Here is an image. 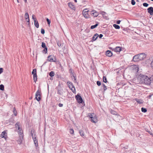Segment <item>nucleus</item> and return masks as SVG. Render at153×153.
<instances>
[{
  "instance_id": "b1692460",
  "label": "nucleus",
  "mask_w": 153,
  "mask_h": 153,
  "mask_svg": "<svg viewBox=\"0 0 153 153\" xmlns=\"http://www.w3.org/2000/svg\"><path fill=\"white\" fill-rule=\"evenodd\" d=\"M102 87L103 88V93H104V92H105V91H106V89H107V88H106V86L103 83L102 84Z\"/></svg>"
},
{
  "instance_id": "c03bdc74",
  "label": "nucleus",
  "mask_w": 153,
  "mask_h": 153,
  "mask_svg": "<svg viewBox=\"0 0 153 153\" xmlns=\"http://www.w3.org/2000/svg\"><path fill=\"white\" fill-rule=\"evenodd\" d=\"M45 33V31L44 29L42 28L41 29V33L43 34H44Z\"/></svg>"
},
{
  "instance_id": "a878e982",
  "label": "nucleus",
  "mask_w": 153,
  "mask_h": 153,
  "mask_svg": "<svg viewBox=\"0 0 153 153\" xmlns=\"http://www.w3.org/2000/svg\"><path fill=\"white\" fill-rule=\"evenodd\" d=\"M79 132L81 136L83 137L84 136V134L83 130H80Z\"/></svg>"
},
{
  "instance_id": "37998d69",
  "label": "nucleus",
  "mask_w": 153,
  "mask_h": 153,
  "mask_svg": "<svg viewBox=\"0 0 153 153\" xmlns=\"http://www.w3.org/2000/svg\"><path fill=\"white\" fill-rule=\"evenodd\" d=\"M143 6H144V7H147L148 5H149V4H147V3H144L143 4Z\"/></svg>"
},
{
  "instance_id": "680f3d73",
  "label": "nucleus",
  "mask_w": 153,
  "mask_h": 153,
  "mask_svg": "<svg viewBox=\"0 0 153 153\" xmlns=\"http://www.w3.org/2000/svg\"><path fill=\"white\" fill-rule=\"evenodd\" d=\"M105 13H106L105 12H104V11H102V14L103 16H104Z\"/></svg>"
},
{
  "instance_id": "f03ea898",
  "label": "nucleus",
  "mask_w": 153,
  "mask_h": 153,
  "mask_svg": "<svg viewBox=\"0 0 153 153\" xmlns=\"http://www.w3.org/2000/svg\"><path fill=\"white\" fill-rule=\"evenodd\" d=\"M146 57V54L143 53L138 54L134 55L132 60L134 62H137L143 60Z\"/></svg>"
},
{
  "instance_id": "20e7f679",
  "label": "nucleus",
  "mask_w": 153,
  "mask_h": 153,
  "mask_svg": "<svg viewBox=\"0 0 153 153\" xmlns=\"http://www.w3.org/2000/svg\"><path fill=\"white\" fill-rule=\"evenodd\" d=\"M75 99L77 102L79 103H82L83 100L80 94H78L75 96Z\"/></svg>"
},
{
  "instance_id": "bf43d9fd",
  "label": "nucleus",
  "mask_w": 153,
  "mask_h": 153,
  "mask_svg": "<svg viewBox=\"0 0 153 153\" xmlns=\"http://www.w3.org/2000/svg\"><path fill=\"white\" fill-rule=\"evenodd\" d=\"M73 77L74 78V81H76V76H75L74 74L72 75Z\"/></svg>"
},
{
  "instance_id": "13d9d810",
  "label": "nucleus",
  "mask_w": 153,
  "mask_h": 153,
  "mask_svg": "<svg viewBox=\"0 0 153 153\" xmlns=\"http://www.w3.org/2000/svg\"><path fill=\"white\" fill-rule=\"evenodd\" d=\"M37 77L33 78L34 81V82H36V81L37 80Z\"/></svg>"
},
{
  "instance_id": "cd10ccee",
  "label": "nucleus",
  "mask_w": 153,
  "mask_h": 153,
  "mask_svg": "<svg viewBox=\"0 0 153 153\" xmlns=\"http://www.w3.org/2000/svg\"><path fill=\"white\" fill-rule=\"evenodd\" d=\"M15 127L16 128H17L18 129H20V126H19V122H17L15 125Z\"/></svg>"
},
{
  "instance_id": "a18cd8bd",
  "label": "nucleus",
  "mask_w": 153,
  "mask_h": 153,
  "mask_svg": "<svg viewBox=\"0 0 153 153\" xmlns=\"http://www.w3.org/2000/svg\"><path fill=\"white\" fill-rule=\"evenodd\" d=\"M97 84L98 86H100L101 85V82L100 81H98L97 82Z\"/></svg>"
},
{
  "instance_id": "f257e3e1",
  "label": "nucleus",
  "mask_w": 153,
  "mask_h": 153,
  "mask_svg": "<svg viewBox=\"0 0 153 153\" xmlns=\"http://www.w3.org/2000/svg\"><path fill=\"white\" fill-rule=\"evenodd\" d=\"M138 80L139 83L146 85H150L151 80L147 76L140 74L138 77Z\"/></svg>"
},
{
  "instance_id": "0e129e2a",
  "label": "nucleus",
  "mask_w": 153,
  "mask_h": 153,
  "mask_svg": "<svg viewBox=\"0 0 153 153\" xmlns=\"http://www.w3.org/2000/svg\"><path fill=\"white\" fill-rule=\"evenodd\" d=\"M75 2H77V0H74Z\"/></svg>"
},
{
  "instance_id": "7c9ffc66",
  "label": "nucleus",
  "mask_w": 153,
  "mask_h": 153,
  "mask_svg": "<svg viewBox=\"0 0 153 153\" xmlns=\"http://www.w3.org/2000/svg\"><path fill=\"white\" fill-rule=\"evenodd\" d=\"M69 72L72 75L74 74L73 70L72 68H70L69 70Z\"/></svg>"
},
{
  "instance_id": "79ce46f5",
  "label": "nucleus",
  "mask_w": 153,
  "mask_h": 153,
  "mask_svg": "<svg viewBox=\"0 0 153 153\" xmlns=\"http://www.w3.org/2000/svg\"><path fill=\"white\" fill-rule=\"evenodd\" d=\"M36 73V69H34L33 70V71L32 72V74H33Z\"/></svg>"
},
{
  "instance_id": "7ed1b4c3",
  "label": "nucleus",
  "mask_w": 153,
  "mask_h": 153,
  "mask_svg": "<svg viewBox=\"0 0 153 153\" xmlns=\"http://www.w3.org/2000/svg\"><path fill=\"white\" fill-rule=\"evenodd\" d=\"M41 91L40 90L38 89L35 94V99L38 101H39L41 100Z\"/></svg>"
},
{
  "instance_id": "e433bc0d",
  "label": "nucleus",
  "mask_w": 153,
  "mask_h": 153,
  "mask_svg": "<svg viewBox=\"0 0 153 153\" xmlns=\"http://www.w3.org/2000/svg\"><path fill=\"white\" fill-rule=\"evenodd\" d=\"M32 18L34 22L37 21L36 18L35 17V16L33 14L32 15Z\"/></svg>"
},
{
  "instance_id": "a211bd4d",
  "label": "nucleus",
  "mask_w": 153,
  "mask_h": 153,
  "mask_svg": "<svg viewBox=\"0 0 153 153\" xmlns=\"http://www.w3.org/2000/svg\"><path fill=\"white\" fill-rule=\"evenodd\" d=\"M153 11V7H150L147 9L148 13H149L150 15Z\"/></svg>"
},
{
  "instance_id": "aec40b11",
  "label": "nucleus",
  "mask_w": 153,
  "mask_h": 153,
  "mask_svg": "<svg viewBox=\"0 0 153 153\" xmlns=\"http://www.w3.org/2000/svg\"><path fill=\"white\" fill-rule=\"evenodd\" d=\"M34 138V139H33V140L35 146L36 147H37L38 146V140L37 139L35 138Z\"/></svg>"
},
{
  "instance_id": "f3484780",
  "label": "nucleus",
  "mask_w": 153,
  "mask_h": 153,
  "mask_svg": "<svg viewBox=\"0 0 153 153\" xmlns=\"http://www.w3.org/2000/svg\"><path fill=\"white\" fill-rule=\"evenodd\" d=\"M18 132L19 135H23V131L22 129V128L20 127V129H18Z\"/></svg>"
},
{
  "instance_id": "6ab92c4d",
  "label": "nucleus",
  "mask_w": 153,
  "mask_h": 153,
  "mask_svg": "<svg viewBox=\"0 0 153 153\" xmlns=\"http://www.w3.org/2000/svg\"><path fill=\"white\" fill-rule=\"evenodd\" d=\"M114 50L115 52H119L121 50L122 48L121 47H116Z\"/></svg>"
},
{
  "instance_id": "58836bf2",
  "label": "nucleus",
  "mask_w": 153,
  "mask_h": 153,
  "mask_svg": "<svg viewBox=\"0 0 153 153\" xmlns=\"http://www.w3.org/2000/svg\"><path fill=\"white\" fill-rule=\"evenodd\" d=\"M46 21L48 23V25H50L51 23L50 20L48 18H47L46 19Z\"/></svg>"
},
{
  "instance_id": "ddd939ff",
  "label": "nucleus",
  "mask_w": 153,
  "mask_h": 153,
  "mask_svg": "<svg viewBox=\"0 0 153 153\" xmlns=\"http://www.w3.org/2000/svg\"><path fill=\"white\" fill-rule=\"evenodd\" d=\"M1 136L2 138H4L6 139L7 137V134L5 131H3L1 134Z\"/></svg>"
},
{
  "instance_id": "5701e85b",
  "label": "nucleus",
  "mask_w": 153,
  "mask_h": 153,
  "mask_svg": "<svg viewBox=\"0 0 153 153\" xmlns=\"http://www.w3.org/2000/svg\"><path fill=\"white\" fill-rule=\"evenodd\" d=\"M35 131L34 130H32L31 131V134L32 136V138L33 140L34 139V138H36V137L35 136V134H34V135H33V134L34 133Z\"/></svg>"
},
{
  "instance_id": "2eb2a0df",
  "label": "nucleus",
  "mask_w": 153,
  "mask_h": 153,
  "mask_svg": "<svg viewBox=\"0 0 153 153\" xmlns=\"http://www.w3.org/2000/svg\"><path fill=\"white\" fill-rule=\"evenodd\" d=\"M98 36L99 35L97 33L95 34L92 38V40H93L92 41L93 42L95 41L97 39Z\"/></svg>"
},
{
  "instance_id": "c756f323",
  "label": "nucleus",
  "mask_w": 153,
  "mask_h": 153,
  "mask_svg": "<svg viewBox=\"0 0 153 153\" xmlns=\"http://www.w3.org/2000/svg\"><path fill=\"white\" fill-rule=\"evenodd\" d=\"M57 93L60 95H62V92L61 90L58 89L57 90Z\"/></svg>"
},
{
  "instance_id": "c9c22d12",
  "label": "nucleus",
  "mask_w": 153,
  "mask_h": 153,
  "mask_svg": "<svg viewBox=\"0 0 153 153\" xmlns=\"http://www.w3.org/2000/svg\"><path fill=\"white\" fill-rule=\"evenodd\" d=\"M103 81L105 82L106 83L107 82V79L105 76H103Z\"/></svg>"
},
{
  "instance_id": "9d476101",
  "label": "nucleus",
  "mask_w": 153,
  "mask_h": 153,
  "mask_svg": "<svg viewBox=\"0 0 153 153\" xmlns=\"http://www.w3.org/2000/svg\"><path fill=\"white\" fill-rule=\"evenodd\" d=\"M19 139L18 140L17 142L19 144H21L22 143L23 139V135H19Z\"/></svg>"
},
{
  "instance_id": "4d7b16f0",
  "label": "nucleus",
  "mask_w": 153,
  "mask_h": 153,
  "mask_svg": "<svg viewBox=\"0 0 153 153\" xmlns=\"http://www.w3.org/2000/svg\"><path fill=\"white\" fill-rule=\"evenodd\" d=\"M121 21L120 20H118L117 21L116 23L117 24H119L120 22Z\"/></svg>"
},
{
  "instance_id": "864d4df0",
  "label": "nucleus",
  "mask_w": 153,
  "mask_h": 153,
  "mask_svg": "<svg viewBox=\"0 0 153 153\" xmlns=\"http://www.w3.org/2000/svg\"><path fill=\"white\" fill-rule=\"evenodd\" d=\"M33 77H37V76L36 74V73H35V74H33Z\"/></svg>"
},
{
  "instance_id": "6e6552de",
  "label": "nucleus",
  "mask_w": 153,
  "mask_h": 153,
  "mask_svg": "<svg viewBox=\"0 0 153 153\" xmlns=\"http://www.w3.org/2000/svg\"><path fill=\"white\" fill-rule=\"evenodd\" d=\"M91 15L93 16L97 17L99 15L98 12L95 10H93L90 12Z\"/></svg>"
},
{
  "instance_id": "49530a36",
  "label": "nucleus",
  "mask_w": 153,
  "mask_h": 153,
  "mask_svg": "<svg viewBox=\"0 0 153 153\" xmlns=\"http://www.w3.org/2000/svg\"><path fill=\"white\" fill-rule=\"evenodd\" d=\"M135 2L134 0H131V4L132 5H134L135 4Z\"/></svg>"
},
{
  "instance_id": "0eeeda50",
  "label": "nucleus",
  "mask_w": 153,
  "mask_h": 153,
  "mask_svg": "<svg viewBox=\"0 0 153 153\" xmlns=\"http://www.w3.org/2000/svg\"><path fill=\"white\" fill-rule=\"evenodd\" d=\"M41 46L42 48H44L42 51V52L46 53L47 52L48 48L46 45L45 43L44 42H42Z\"/></svg>"
},
{
  "instance_id": "338daca9",
  "label": "nucleus",
  "mask_w": 153,
  "mask_h": 153,
  "mask_svg": "<svg viewBox=\"0 0 153 153\" xmlns=\"http://www.w3.org/2000/svg\"><path fill=\"white\" fill-rule=\"evenodd\" d=\"M151 1H153V0H150Z\"/></svg>"
},
{
  "instance_id": "e2e57ef3",
  "label": "nucleus",
  "mask_w": 153,
  "mask_h": 153,
  "mask_svg": "<svg viewBox=\"0 0 153 153\" xmlns=\"http://www.w3.org/2000/svg\"><path fill=\"white\" fill-rule=\"evenodd\" d=\"M24 1H25V3H26V2H27V0H24Z\"/></svg>"
},
{
  "instance_id": "473e14b6",
  "label": "nucleus",
  "mask_w": 153,
  "mask_h": 153,
  "mask_svg": "<svg viewBox=\"0 0 153 153\" xmlns=\"http://www.w3.org/2000/svg\"><path fill=\"white\" fill-rule=\"evenodd\" d=\"M135 100L137 102L139 103V104H141L143 103V102L141 100L138 99H136Z\"/></svg>"
},
{
  "instance_id": "bb28decb",
  "label": "nucleus",
  "mask_w": 153,
  "mask_h": 153,
  "mask_svg": "<svg viewBox=\"0 0 153 153\" xmlns=\"http://www.w3.org/2000/svg\"><path fill=\"white\" fill-rule=\"evenodd\" d=\"M113 26L116 29H119L120 28V26L116 24H114L113 25Z\"/></svg>"
},
{
  "instance_id": "052dcab7",
  "label": "nucleus",
  "mask_w": 153,
  "mask_h": 153,
  "mask_svg": "<svg viewBox=\"0 0 153 153\" xmlns=\"http://www.w3.org/2000/svg\"><path fill=\"white\" fill-rule=\"evenodd\" d=\"M152 96V95H151V94L149 95V96L148 97V98L149 99L151 98Z\"/></svg>"
},
{
  "instance_id": "4c0bfd02",
  "label": "nucleus",
  "mask_w": 153,
  "mask_h": 153,
  "mask_svg": "<svg viewBox=\"0 0 153 153\" xmlns=\"http://www.w3.org/2000/svg\"><path fill=\"white\" fill-rule=\"evenodd\" d=\"M69 132L71 134H73L74 133V131L73 129L71 128L69 129Z\"/></svg>"
},
{
  "instance_id": "3c124183",
  "label": "nucleus",
  "mask_w": 153,
  "mask_h": 153,
  "mask_svg": "<svg viewBox=\"0 0 153 153\" xmlns=\"http://www.w3.org/2000/svg\"><path fill=\"white\" fill-rule=\"evenodd\" d=\"M89 117L91 118V119H93V116L92 114H90L89 115H88Z\"/></svg>"
},
{
  "instance_id": "393cba45",
  "label": "nucleus",
  "mask_w": 153,
  "mask_h": 153,
  "mask_svg": "<svg viewBox=\"0 0 153 153\" xmlns=\"http://www.w3.org/2000/svg\"><path fill=\"white\" fill-rule=\"evenodd\" d=\"M34 25L37 28H38L39 27V24L38 21L37 20L34 22Z\"/></svg>"
},
{
  "instance_id": "c85d7f7f",
  "label": "nucleus",
  "mask_w": 153,
  "mask_h": 153,
  "mask_svg": "<svg viewBox=\"0 0 153 153\" xmlns=\"http://www.w3.org/2000/svg\"><path fill=\"white\" fill-rule=\"evenodd\" d=\"M54 75L55 74L54 73V72L53 71H52L51 72H50L49 74V76L51 77L53 76H54Z\"/></svg>"
},
{
  "instance_id": "9b49d317",
  "label": "nucleus",
  "mask_w": 153,
  "mask_h": 153,
  "mask_svg": "<svg viewBox=\"0 0 153 153\" xmlns=\"http://www.w3.org/2000/svg\"><path fill=\"white\" fill-rule=\"evenodd\" d=\"M67 84L69 88H74V86L73 83L70 81H68L67 82Z\"/></svg>"
},
{
  "instance_id": "39448f33",
  "label": "nucleus",
  "mask_w": 153,
  "mask_h": 153,
  "mask_svg": "<svg viewBox=\"0 0 153 153\" xmlns=\"http://www.w3.org/2000/svg\"><path fill=\"white\" fill-rule=\"evenodd\" d=\"M87 9H84L82 12L83 16L86 19L88 18L89 17V16L88 14V10H87Z\"/></svg>"
},
{
  "instance_id": "f704fd0d",
  "label": "nucleus",
  "mask_w": 153,
  "mask_h": 153,
  "mask_svg": "<svg viewBox=\"0 0 153 153\" xmlns=\"http://www.w3.org/2000/svg\"><path fill=\"white\" fill-rule=\"evenodd\" d=\"M111 114H112L113 115H117V112L113 110H111Z\"/></svg>"
},
{
  "instance_id": "72a5a7b5",
  "label": "nucleus",
  "mask_w": 153,
  "mask_h": 153,
  "mask_svg": "<svg viewBox=\"0 0 153 153\" xmlns=\"http://www.w3.org/2000/svg\"><path fill=\"white\" fill-rule=\"evenodd\" d=\"M0 90L3 91L4 90V86L2 84L0 85Z\"/></svg>"
},
{
  "instance_id": "603ef678",
  "label": "nucleus",
  "mask_w": 153,
  "mask_h": 153,
  "mask_svg": "<svg viewBox=\"0 0 153 153\" xmlns=\"http://www.w3.org/2000/svg\"><path fill=\"white\" fill-rule=\"evenodd\" d=\"M13 112H14V114L15 115V116H16V115H17V112H16V111L15 109H14V110H13Z\"/></svg>"
},
{
  "instance_id": "774afa93",
  "label": "nucleus",
  "mask_w": 153,
  "mask_h": 153,
  "mask_svg": "<svg viewBox=\"0 0 153 153\" xmlns=\"http://www.w3.org/2000/svg\"><path fill=\"white\" fill-rule=\"evenodd\" d=\"M152 19L153 20V18H152Z\"/></svg>"
},
{
  "instance_id": "a19ab883",
  "label": "nucleus",
  "mask_w": 153,
  "mask_h": 153,
  "mask_svg": "<svg viewBox=\"0 0 153 153\" xmlns=\"http://www.w3.org/2000/svg\"><path fill=\"white\" fill-rule=\"evenodd\" d=\"M147 132L153 137V133H152V131H147Z\"/></svg>"
},
{
  "instance_id": "5fc2aeb1",
  "label": "nucleus",
  "mask_w": 153,
  "mask_h": 153,
  "mask_svg": "<svg viewBox=\"0 0 153 153\" xmlns=\"http://www.w3.org/2000/svg\"><path fill=\"white\" fill-rule=\"evenodd\" d=\"M103 36V35L102 34H100L99 35V37L100 38H102Z\"/></svg>"
},
{
  "instance_id": "4468645a",
  "label": "nucleus",
  "mask_w": 153,
  "mask_h": 153,
  "mask_svg": "<svg viewBox=\"0 0 153 153\" xmlns=\"http://www.w3.org/2000/svg\"><path fill=\"white\" fill-rule=\"evenodd\" d=\"M106 55L110 57L112 56L113 53L111 51L108 50L106 51Z\"/></svg>"
},
{
  "instance_id": "8fccbe9b",
  "label": "nucleus",
  "mask_w": 153,
  "mask_h": 153,
  "mask_svg": "<svg viewBox=\"0 0 153 153\" xmlns=\"http://www.w3.org/2000/svg\"><path fill=\"white\" fill-rule=\"evenodd\" d=\"M57 44L58 46L60 47L61 45V43H59V42H57Z\"/></svg>"
},
{
  "instance_id": "4be33fe9",
  "label": "nucleus",
  "mask_w": 153,
  "mask_h": 153,
  "mask_svg": "<svg viewBox=\"0 0 153 153\" xmlns=\"http://www.w3.org/2000/svg\"><path fill=\"white\" fill-rule=\"evenodd\" d=\"M99 24V23L98 22H97V23L96 24H95L94 25H92L91 27V29H93L96 27L98 25V24Z\"/></svg>"
},
{
  "instance_id": "423d86ee",
  "label": "nucleus",
  "mask_w": 153,
  "mask_h": 153,
  "mask_svg": "<svg viewBox=\"0 0 153 153\" xmlns=\"http://www.w3.org/2000/svg\"><path fill=\"white\" fill-rule=\"evenodd\" d=\"M53 57H54V56H52L51 55H49L48 57V60L51 62H56V59L55 57H54V58H53Z\"/></svg>"
},
{
  "instance_id": "f8f14e48",
  "label": "nucleus",
  "mask_w": 153,
  "mask_h": 153,
  "mask_svg": "<svg viewBox=\"0 0 153 153\" xmlns=\"http://www.w3.org/2000/svg\"><path fill=\"white\" fill-rule=\"evenodd\" d=\"M25 18L26 20V21H27V22L28 23H30V19L29 18V16L28 13H26L25 15Z\"/></svg>"
},
{
  "instance_id": "dca6fc26",
  "label": "nucleus",
  "mask_w": 153,
  "mask_h": 153,
  "mask_svg": "<svg viewBox=\"0 0 153 153\" xmlns=\"http://www.w3.org/2000/svg\"><path fill=\"white\" fill-rule=\"evenodd\" d=\"M68 6L71 9L75 10V8L74 5L72 3L70 2L68 4Z\"/></svg>"
},
{
  "instance_id": "09e8293b",
  "label": "nucleus",
  "mask_w": 153,
  "mask_h": 153,
  "mask_svg": "<svg viewBox=\"0 0 153 153\" xmlns=\"http://www.w3.org/2000/svg\"><path fill=\"white\" fill-rule=\"evenodd\" d=\"M151 67L153 69V60L151 62Z\"/></svg>"
},
{
  "instance_id": "6e6d98bb",
  "label": "nucleus",
  "mask_w": 153,
  "mask_h": 153,
  "mask_svg": "<svg viewBox=\"0 0 153 153\" xmlns=\"http://www.w3.org/2000/svg\"><path fill=\"white\" fill-rule=\"evenodd\" d=\"M58 105L60 107H62L63 106V104L61 103H59Z\"/></svg>"
},
{
  "instance_id": "69168bd1",
  "label": "nucleus",
  "mask_w": 153,
  "mask_h": 153,
  "mask_svg": "<svg viewBox=\"0 0 153 153\" xmlns=\"http://www.w3.org/2000/svg\"><path fill=\"white\" fill-rule=\"evenodd\" d=\"M17 2H18V3H19V0H17Z\"/></svg>"
},
{
  "instance_id": "ea45409f",
  "label": "nucleus",
  "mask_w": 153,
  "mask_h": 153,
  "mask_svg": "<svg viewBox=\"0 0 153 153\" xmlns=\"http://www.w3.org/2000/svg\"><path fill=\"white\" fill-rule=\"evenodd\" d=\"M70 89H71V90L72 91V92L73 93H75L76 90H75V88L74 87V88H70Z\"/></svg>"
},
{
  "instance_id": "412c9836",
  "label": "nucleus",
  "mask_w": 153,
  "mask_h": 153,
  "mask_svg": "<svg viewBox=\"0 0 153 153\" xmlns=\"http://www.w3.org/2000/svg\"><path fill=\"white\" fill-rule=\"evenodd\" d=\"M91 121L94 123H96L97 122V119L96 116H94L93 117V119H91Z\"/></svg>"
},
{
  "instance_id": "1a4fd4ad",
  "label": "nucleus",
  "mask_w": 153,
  "mask_h": 153,
  "mask_svg": "<svg viewBox=\"0 0 153 153\" xmlns=\"http://www.w3.org/2000/svg\"><path fill=\"white\" fill-rule=\"evenodd\" d=\"M132 70L135 72H137L139 70L138 66L136 65H133L132 67Z\"/></svg>"
},
{
  "instance_id": "de8ad7c7",
  "label": "nucleus",
  "mask_w": 153,
  "mask_h": 153,
  "mask_svg": "<svg viewBox=\"0 0 153 153\" xmlns=\"http://www.w3.org/2000/svg\"><path fill=\"white\" fill-rule=\"evenodd\" d=\"M3 69L2 68H0V74L3 72Z\"/></svg>"
},
{
  "instance_id": "2f4dec72",
  "label": "nucleus",
  "mask_w": 153,
  "mask_h": 153,
  "mask_svg": "<svg viewBox=\"0 0 153 153\" xmlns=\"http://www.w3.org/2000/svg\"><path fill=\"white\" fill-rule=\"evenodd\" d=\"M141 110L144 113H145V112H146L147 111V109L146 108H144L143 107L142 108H141Z\"/></svg>"
}]
</instances>
